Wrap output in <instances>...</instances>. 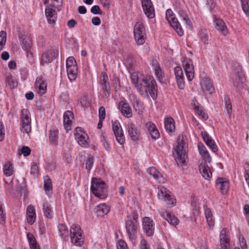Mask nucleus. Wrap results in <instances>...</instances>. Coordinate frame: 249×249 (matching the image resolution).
Segmentation results:
<instances>
[{
    "label": "nucleus",
    "instance_id": "f257e3e1",
    "mask_svg": "<svg viewBox=\"0 0 249 249\" xmlns=\"http://www.w3.org/2000/svg\"><path fill=\"white\" fill-rule=\"evenodd\" d=\"M130 79L142 95H150L153 99L157 98V86L152 77H145L141 73L133 72L130 74Z\"/></svg>",
    "mask_w": 249,
    "mask_h": 249
},
{
    "label": "nucleus",
    "instance_id": "f03ea898",
    "mask_svg": "<svg viewBox=\"0 0 249 249\" xmlns=\"http://www.w3.org/2000/svg\"><path fill=\"white\" fill-rule=\"evenodd\" d=\"M173 155L178 166H182L186 161V142L182 135H179L177 145L173 150Z\"/></svg>",
    "mask_w": 249,
    "mask_h": 249
},
{
    "label": "nucleus",
    "instance_id": "7ed1b4c3",
    "mask_svg": "<svg viewBox=\"0 0 249 249\" xmlns=\"http://www.w3.org/2000/svg\"><path fill=\"white\" fill-rule=\"evenodd\" d=\"M91 191L100 198H105L107 196L106 184L101 179L93 178L91 180Z\"/></svg>",
    "mask_w": 249,
    "mask_h": 249
},
{
    "label": "nucleus",
    "instance_id": "20e7f679",
    "mask_svg": "<svg viewBox=\"0 0 249 249\" xmlns=\"http://www.w3.org/2000/svg\"><path fill=\"white\" fill-rule=\"evenodd\" d=\"M138 223L134 217H128L125 222V228L130 241L135 244L137 239Z\"/></svg>",
    "mask_w": 249,
    "mask_h": 249
},
{
    "label": "nucleus",
    "instance_id": "39448f33",
    "mask_svg": "<svg viewBox=\"0 0 249 249\" xmlns=\"http://www.w3.org/2000/svg\"><path fill=\"white\" fill-rule=\"evenodd\" d=\"M20 131L24 133L29 134L31 131V118L28 109H21L20 114Z\"/></svg>",
    "mask_w": 249,
    "mask_h": 249
},
{
    "label": "nucleus",
    "instance_id": "423d86ee",
    "mask_svg": "<svg viewBox=\"0 0 249 249\" xmlns=\"http://www.w3.org/2000/svg\"><path fill=\"white\" fill-rule=\"evenodd\" d=\"M158 190L157 195L160 199L164 201L169 207L175 204L176 199L170 195L169 190L162 185H160L158 187Z\"/></svg>",
    "mask_w": 249,
    "mask_h": 249
},
{
    "label": "nucleus",
    "instance_id": "0eeeda50",
    "mask_svg": "<svg viewBox=\"0 0 249 249\" xmlns=\"http://www.w3.org/2000/svg\"><path fill=\"white\" fill-rule=\"evenodd\" d=\"M71 243L77 246L81 247L84 243L83 232L78 225H72L70 229Z\"/></svg>",
    "mask_w": 249,
    "mask_h": 249
},
{
    "label": "nucleus",
    "instance_id": "6e6552de",
    "mask_svg": "<svg viewBox=\"0 0 249 249\" xmlns=\"http://www.w3.org/2000/svg\"><path fill=\"white\" fill-rule=\"evenodd\" d=\"M135 40L138 45L143 44L145 40V29L143 23L138 21L134 28Z\"/></svg>",
    "mask_w": 249,
    "mask_h": 249
},
{
    "label": "nucleus",
    "instance_id": "1a4fd4ad",
    "mask_svg": "<svg viewBox=\"0 0 249 249\" xmlns=\"http://www.w3.org/2000/svg\"><path fill=\"white\" fill-rule=\"evenodd\" d=\"M68 76L71 82L75 80L77 75V67L73 57H69L66 61Z\"/></svg>",
    "mask_w": 249,
    "mask_h": 249
},
{
    "label": "nucleus",
    "instance_id": "9d476101",
    "mask_svg": "<svg viewBox=\"0 0 249 249\" xmlns=\"http://www.w3.org/2000/svg\"><path fill=\"white\" fill-rule=\"evenodd\" d=\"M166 18L171 26L176 31L179 36H182L184 33L180 25L175 14L171 9H168L166 12Z\"/></svg>",
    "mask_w": 249,
    "mask_h": 249
},
{
    "label": "nucleus",
    "instance_id": "9b49d317",
    "mask_svg": "<svg viewBox=\"0 0 249 249\" xmlns=\"http://www.w3.org/2000/svg\"><path fill=\"white\" fill-rule=\"evenodd\" d=\"M75 136V139L79 145L83 147L89 146L88 135L81 127L76 128Z\"/></svg>",
    "mask_w": 249,
    "mask_h": 249
},
{
    "label": "nucleus",
    "instance_id": "f8f14e48",
    "mask_svg": "<svg viewBox=\"0 0 249 249\" xmlns=\"http://www.w3.org/2000/svg\"><path fill=\"white\" fill-rule=\"evenodd\" d=\"M112 130L117 142L121 145L125 142L124 136L120 124L115 121L112 123Z\"/></svg>",
    "mask_w": 249,
    "mask_h": 249
},
{
    "label": "nucleus",
    "instance_id": "ddd939ff",
    "mask_svg": "<svg viewBox=\"0 0 249 249\" xmlns=\"http://www.w3.org/2000/svg\"><path fill=\"white\" fill-rule=\"evenodd\" d=\"M142 7L147 18H152L155 17V10L151 0H142Z\"/></svg>",
    "mask_w": 249,
    "mask_h": 249
},
{
    "label": "nucleus",
    "instance_id": "4468645a",
    "mask_svg": "<svg viewBox=\"0 0 249 249\" xmlns=\"http://www.w3.org/2000/svg\"><path fill=\"white\" fill-rule=\"evenodd\" d=\"M142 226L144 232L148 236H152L154 232V224L153 221L149 217H144L142 219Z\"/></svg>",
    "mask_w": 249,
    "mask_h": 249
},
{
    "label": "nucleus",
    "instance_id": "2eb2a0df",
    "mask_svg": "<svg viewBox=\"0 0 249 249\" xmlns=\"http://www.w3.org/2000/svg\"><path fill=\"white\" fill-rule=\"evenodd\" d=\"M183 65L188 81H192L194 77V68L192 61L190 59H185L183 61Z\"/></svg>",
    "mask_w": 249,
    "mask_h": 249
},
{
    "label": "nucleus",
    "instance_id": "dca6fc26",
    "mask_svg": "<svg viewBox=\"0 0 249 249\" xmlns=\"http://www.w3.org/2000/svg\"><path fill=\"white\" fill-rule=\"evenodd\" d=\"M160 213L161 216L166 219L170 224L176 226L179 223L178 218L171 212L164 209H161Z\"/></svg>",
    "mask_w": 249,
    "mask_h": 249
},
{
    "label": "nucleus",
    "instance_id": "f3484780",
    "mask_svg": "<svg viewBox=\"0 0 249 249\" xmlns=\"http://www.w3.org/2000/svg\"><path fill=\"white\" fill-rule=\"evenodd\" d=\"M174 72L178 88L180 89H184L185 81L182 69L180 67H176L174 68Z\"/></svg>",
    "mask_w": 249,
    "mask_h": 249
},
{
    "label": "nucleus",
    "instance_id": "a211bd4d",
    "mask_svg": "<svg viewBox=\"0 0 249 249\" xmlns=\"http://www.w3.org/2000/svg\"><path fill=\"white\" fill-rule=\"evenodd\" d=\"M35 87L37 93L43 95L46 91L47 84L42 76L37 77L35 82Z\"/></svg>",
    "mask_w": 249,
    "mask_h": 249
},
{
    "label": "nucleus",
    "instance_id": "6ab92c4d",
    "mask_svg": "<svg viewBox=\"0 0 249 249\" xmlns=\"http://www.w3.org/2000/svg\"><path fill=\"white\" fill-rule=\"evenodd\" d=\"M21 40L23 45V49L27 53V57H32V53L30 52L32 45V42L30 36L27 35L23 36L21 37Z\"/></svg>",
    "mask_w": 249,
    "mask_h": 249
},
{
    "label": "nucleus",
    "instance_id": "aec40b11",
    "mask_svg": "<svg viewBox=\"0 0 249 249\" xmlns=\"http://www.w3.org/2000/svg\"><path fill=\"white\" fill-rule=\"evenodd\" d=\"M200 84L202 89L206 93L211 94L214 90L211 80L208 77L203 78Z\"/></svg>",
    "mask_w": 249,
    "mask_h": 249
},
{
    "label": "nucleus",
    "instance_id": "412c9836",
    "mask_svg": "<svg viewBox=\"0 0 249 249\" xmlns=\"http://www.w3.org/2000/svg\"><path fill=\"white\" fill-rule=\"evenodd\" d=\"M45 15L49 24L53 25L57 19V14L52 8V5H48L45 9Z\"/></svg>",
    "mask_w": 249,
    "mask_h": 249
},
{
    "label": "nucleus",
    "instance_id": "4be33fe9",
    "mask_svg": "<svg viewBox=\"0 0 249 249\" xmlns=\"http://www.w3.org/2000/svg\"><path fill=\"white\" fill-rule=\"evenodd\" d=\"M129 98L135 111L138 114H141L144 110L143 103L140 100H138L134 95H130Z\"/></svg>",
    "mask_w": 249,
    "mask_h": 249
},
{
    "label": "nucleus",
    "instance_id": "5701e85b",
    "mask_svg": "<svg viewBox=\"0 0 249 249\" xmlns=\"http://www.w3.org/2000/svg\"><path fill=\"white\" fill-rule=\"evenodd\" d=\"M216 184L217 188L220 190L222 194H226L228 193L229 188V182L226 178H217Z\"/></svg>",
    "mask_w": 249,
    "mask_h": 249
},
{
    "label": "nucleus",
    "instance_id": "b1692460",
    "mask_svg": "<svg viewBox=\"0 0 249 249\" xmlns=\"http://www.w3.org/2000/svg\"><path fill=\"white\" fill-rule=\"evenodd\" d=\"M73 114L71 111H67L63 116L64 126L67 131L71 129L72 121L73 119Z\"/></svg>",
    "mask_w": 249,
    "mask_h": 249
},
{
    "label": "nucleus",
    "instance_id": "393cba45",
    "mask_svg": "<svg viewBox=\"0 0 249 249\" xmlns=\"http://www.w3.org/2000/svg\"><path fill=\"white\" fill-rule=\"evenodd\" d=\"M197 147L203 160L205 161L210 163L212 161V158L205 145L200 142L197 143Z\"/></svg>",
    "mask_w": 249,
    "mask_h": 249
},
{
    "label": "nucleus",
    "instance_id": "a878e982",
    "mask_svg": "<svg viewBox=\"0 0 249 249\" xmlns=\"http://www.w3.org/2000/svg\"><path fill=\"white\" fill-rule=\"evenodd\" d=\"M214 25L215 29L221 34L226 36L228 33L227 28L224 21L220 18L215 19L214 20Z\"/></svg>",
    "mask_w": 249,
    "mask_h": 249
},
{
    "label": "nucleus",
    "instance_id": "bb28decb",
    "mask_svg": "<svg viewBox=\"0 0 249 249\" xmlns=\"http://www.w3.org/2000/svg\"><path fill=\"white\" fill-rule=\"evenodd\" d=\"M55 54V51L54 50H50L44 52L42 55L41 64L44 65L45 64L51 62Z\"/></svg>",
    "mask_w": 249,
    "mask_h": 249
},
{
    "label": "nucleus",
    "instance_id": "cd10ccee",
    "mask_svg": "<svg viewBox=\"0 0 249 249\" xmlns=\"http://www.w3.org/2000/svg\"><path fill=\"white\" fill-rule=\"evenodd\" d=\"M26 217L28 223L32 225L34 223L36 218V214L35 209L32 205H29L27 207L26 209Z\"/></svg>",
    "mask_w": 249,
    "mask_h": 249
},
{
    "label": "nucleus",
    "instance_id": "c85d7f7f",
    "mask_svg": "<svg viewBox=\"0 0 249 249\" xmlns=\"http://www.w3.org/2000/svg\"><path fill=\"white\" fill-rule=\"evenodd\" d=\"M119 107L122 114L125 117L129 118L132 115L131 108L129 105L124 102L119 103Z\"/></svg>",
    "mask_w": 249,
    "mask_h": 249
},
{
    "label": "nucleus",
    "instance_id": "c756f323",
    "mask_svg": "<svg viewBox=\"0 0 249 249\" xmlns=\"http://www.w3.org/2000/svg\"><path fill=\"white\" fill-rule=\"evenodd\" d=\"M109 207L105 203L98 205L95 209V213L98 217H102L109 212Z\"/></svg>",
    "mask_w": 249,
    "mask_h": 249
},
{
    "label": "nucleus",
    "instance_id": "7c9ffc66",
    "mask_svg": "<svg viewBox=\"0 0 249 249\" xmlns=\"http://www.w3.org/2000/svg\"><path fill=\"white\" fill-rule=\"evenodd\" d=\"M128 134L129 137L133 141H138L139 138V132L137 127L133 124H129L128 126Z\"/></svg>",
    "mask_w": 249,
    "mask_h": 249
},
{
    "label": "nucleus",
    "instance_id": "2f4dec72",
    "mask_svg": "<svg viewBox=\"0 0 249 249\" xmlns=\"http://www.w3.org/2000/svg\"><path fill=\"white\" fill-rule=\"evenodd\" d=\"M147 171L159 183H163L165 182V179L155 167H151L147 169Z\"/></svg>",
    "mask_w": 249,
    "mask_h": 249
},
{
    "label": "nucleus",
    "instance_id": "473e14b6",
    "mask_svg": "<svg viewBox=\"0 0 249 249\" xmlns=\"http://www.w3.org/2000/svg\"><path fill=\"white\" fill-rule=\"evenodd\" d=\"M200 173L203 177L206 179L211 178L212 173L210 167L206 164H201L199 167Z\"/></svg>",
    "mask_w": 249,
    "mask_h": 249
},
{
    "label": "nucleus",
    "instance_id": "72a5a7b5",
    "mask_svg": "<svg viewBox=\"0 0 249 249\" xmlns=\"http://www.w3.org/2000/svg\"><path fill=\"white\" fill-rule=\"evenodd\" d=\"M245 76L242 69L239 67L237 72L234 77L233 83L237 87H239L244 82Z\"/></svg>",
    "mask_w": 249,
    "mask_h": 249
},
{
    "label": "nucleus",
    "instance_id": "f704fd0d",
    "mask_svg": "<svg viewBox=\"0 0 249 249\" xmlns=\"http://www.w3.org/2000/svg\"><path fill=\"white\" fill-rule=\"evenodd\" d=\"M178 14L179 17L182 18L186 27L189 29H191L192 28V22L186 12L184 10L180 9L178 11Z\"/></svg>",
    "mask_w": 249,
    "mask_h": 249
},
{
    "label": "nucleus",
    "instance_id": "c9c22d12",
    "mask_svg": "<svg viewBox=\"0 0 249 249\" xmlns=\"http://www.w3.org/2000/svg\"><path fill=\"white\" fill-rule=\"evenodd\" d=\"M220 243L222 249H228L229 247L227 231L225 229L221 230L220 234Z\"/></svg>",
    "mask_w": 249,
    "mask_h": 249
},
{
    "label": "nucleus",
    "instance_id": "e433bc0d",
    "mask_svg": "<svg viewBox=\"0 0 249 249\" xmlns=\"http://www.w3.org/2000/svg\"><path fill=\"white\" fill-rule=\"evenodd\" d=\"M164 126L166 131L169 133H172L175 130V122L171 117H168L164 120Z\"/></svg>",
    "mask_w": 249,
    "mask_h": 249
},
{
    "label": "nucleus",
    "instance_id": "4c0bfd02",
    "mask_svg": "<svg viewBox=\"0 0 249 249\" xmlns=\"http://www.w3.org/2000/svg\"><path fill=\"white\" fill-rule=\"evenodd\" d=\"M42 210L44 215L48 218L51 219L53 217V210L51 204L47 201H44L43 203Z\"/></svg>",
    "mask_w": 249,
    "mask_h": 249
},
{
    "label": "nucleus",
    "instance_id": "58836bf2",
    "mask_svg": "<svg viewBox=\"0 0 249 249\" xmlns=\"http://www.w3.org/2000/svg\"><path fill=\"white\" fill-rule=\"evenodd\" d=\"M27 238L31 249H40L39 245L37 244L33 234L28 232L27 233Z\"/></svg>",
    "mask_w": 249,
    "mask_h": 249
},
{
    "label": "nucleus",
    "instance_id": "ea45409f",
    "mask_svg": "<svg viewBox=\"0 0 249 249\" xmlns=\"http://www.w3.org/2000/svg\"><path fill=\"white\" fill-rule=\"evenodd\" d=\"M52 183L51 179L48 176L44 177V188L47 195H50L52 190Z\"/></svg>",
    "mask_w": 249,
    "mask_h": 249
},
{
    "label": "nucleus",
    "instance_id": "a19ab883",
    "mask_svg": "<svg viewBox=\"0 0 249 249\" xmlns=\"http://www.w3.org/2000/svg\"><path fill=\"white\" fill-rule=\"evenodd\" d=\"M58 230L59 236L62 238H64L69 236V233L68 229L65 224H59L58 225Z\"/></svg>",
    "mask_w": 249,
    "mask_h": 249
},
{
    "label": "nucleus",
    "instance_id": "79ce46f5",
    "mask_svg": "<svg viewBox=\"0 0 249 249\" xmlns=\"http://www.w3.org/2000/svg\"><path fill=\"white\" fill-rule=\"evenodd\" d=\"M58 131L57 130H50L49 134V142L53 144H57Z\"/></svg>",
    "mask_w": 249,
    "mask_h": 249
},
{
    "label": "nucleus",
    "instance_id": "37998d69",
    "mask_svg": "<svg viewBox=\"0 0 249 249\" xmlns=\"http://www.w3.org/2000/svg\"><path fill=\"white\" fill-rule=\"evenodd\" d=\"M13 172L14 169L12 163L9 161H6L3 167L4 174L7 177H9L13 174Z\"/></svg>",
    "mask_w": 249,
    "mask_h": 249
},
{
    "label": "nucleus",
    "instance_id": "c03bdc74",
    "mask_svg": "<svg viewBox=\"0 0 249 249\" xmlns=\"http://www.w3.org/2000/svg\"><path fill=\"white\" fill-rule=\"evenodd\" d=\"M206 218L208 225L210 227L214 225V220L212 211L210 209H206L205 211Z\"/></svg>",
    "mask_w": 249,
    "mask_h": 249
},
{
    "label": "nucleus",
    "instance_id": "a18cd8bd",
    "mask_svg": "<svg viewBox=\"0 0 249 249\" xmlns=\"http://www.w3.org/2000/svg\"><path fill=\"white\" fill-rule=\"evenodd\" d=\"M6 82L11 89H14L17 86V80L11 75L6 76Z\"/></svg>",
    "mask_w": 249,
    "mask_h": 249
},
{
    "label": "nucleus",
    "instance_id": "49530a36",
    "mask_svg": "<svg viewBox=\"0 0 249 249\" xmlns=\"http://www.w3.org/2000/svg\"><path fill=\"white\" fill-rule=\"evenodd\" d=\"M224 103L227 113L231 116L232 112V106L230 99L228 96L224 97Z\"/></svg>",
    "mask_w": 249,
    "mask_h": 249
},
{
    "label": "nucleus",
    "instance_id": "de8ad7c7",
    "mask_svg": "<svg viewBox=\"0 0 249 249\" xmlns=\"http://www.w3.org/2000/svg\"><path fill=\"white\" fill-rule=\"evenodd\" d=\"M94 158L93 156H89L84 164L85 165V168L89 171L93 166Z\"/></svg>",
    "mask_w": 249,
    "mask_h": 249
},
{
    "label": "nucleus",
    "instance_id": "09e8293b",
    "mask_svg": "<svg viewBox=\"0 0 249 249\" xmlns=\"http://www.w3.org/2000/svg\"><path fill=\"white\" fill-rule=\"evenodd\" d=\"M6 41V33L4 31L0 32V51L2 50L5 45Z\"/></svg>",
    "mask_w": 249,
    "mask_h": 249
},
{
    "label": "nucleus",
    "instance_id": "8fccbe9b",
    "mask_svg": "<svg viewBox=\"0 0 249 249\" xmlns=\"http://www.w3.org/2000/svg\"><path fill=\"white\" fill-rule=\"evenodd\" d=\"M242 8L246 14L249 15V0H240Z\"/></svg>",
    "mask_w": 249,
    "mask_h": 249
},
{
    "label": "nucleus",
    "instance_id": "3c124183",
    "mask_svg": "<svg viewBox=\"0 0 249 249\" xmlns=\"http://www.w3.org/2000/svg\"><path fill=\"white\" fill-rule=\"evenodd\" d=\"M155 74H156V76H157L159 81L161 82H162L163 79V73L162 71L160 66H157L156 68H155Z\"/></svg>",
    "mask_w": 249,
    "mask_h": 249
},
{
    "label": "nucleus",
    "instance_id": "603ef678",
    "mask_svg": "<svg viewBox=\"0 0 249 249\" xmlns=\"http://www.w3.org/2000/svg\"><path fill=\"white\" fill-rule=\"evenodd\" d=\"M5 214L3 212V209L2 207V203L0 201V224H4L5 222Z\"/></svg>",
    "mask_w": 249,
    "mask_h": 249
},
{
    "label": "nucleus",
    "instance_id": "864d4df0",
    "mask_svg": "<svg viewBox=\"0 0 249 249\" xmlns=\"http://www.w3.org/2000/svg\"><path fill=\"white\" fill-rule=\"evenodd\" d=\"M206 144L211 149L213 152L216 153L217 151V147L215 142L213 139L209 141L208 143H206Z\"/></svg>",
    "mask_w": 249,
    "mask_h": 249
},
{
    "label": "nucleus",
    "instance_id": "5fc2aeb1",
    "mask_svg": "<svg viewBox=\"0 0 249 249\" xmlns=\"http://www.w3.org/2000/svg\"><path fill=\"white\" fill-rule=\"evenodd\" d=\"M195 112L196 114H197L198 116L201 117V118L204 120H206L208 119V115L206 113H205L203 110H200L198 108H197L196 107H195Z\"/></svg>",
    "mask_w": 249,
    "mask_h": 249
},
{
    "label": "nucleus",
    "instance_id": "6e6d98bb",
    "mask_svg": "<svg viewBox=\"0 0 249 249\" xmlns=\"http://www.w3.org/2000/svg\"><path fill=\"white\" fill-rule=\"evenodd\" d=\"M20 154H23L24 156L27 157L30 154L31 149L26 146H23L20 150Z\"/></svg>",
    "mask_w": 249,
    "mask_h": 249
},
{
    "label": "nucleus",
    "instance_id": "4d7b16f0",
    "mask_svg": "<svg viewBox=\"0 0 249 249\" xmlns=\"http://www.w3.org/2000/svg\"><path fill=\"white\" fill-rule=\"evenodd\" d=\"M38 167L36 163H34L31 167V174L36 177L38 174Z\"/></svg>",
    "mask_w": 249,
    "mask_h": 249
},
{
    "label": "nucleus",
    "instance_id": "13d9d810",
    "mask_svg": "<svg viewBox=\"0 0 249 249\" xmlns=\"http://www.w3.org/2000/svg\"><path fill=\"white\" fill-rule=\"evenodd\" d=\"M116 246L117 249H128L126 243L124 240H119Z\"/></svg>",
    "mask_w": 249,
    "mask_h": 249
},
{
    "label": "nucleus",
    "instance_id": "bf43d9fd",
    "mask_svg": "<svg viewBox=\"0 0 249 249\" xmlns=\"http://www.w3.org/2000/svg\"><path fill=\"white\" fill-rule=\"evenodd\" d=\"M201 135L202 138L205 143H208L209 141L212 140L211 137L206 131H203L201 132Z\"/></svg>",
    "mask_w": 249,
    "mask_h": 249
},
{
    "label": "nucleus",
    "instance_id": "052dcab7",
    "mask_svg": "<svg viewBox=\"0 0 249 249\" xmlns=\"http://www.w3.org/2000/svg\"><path fill=\"white\" fill-rule=\"evenodd\" d=\"M99 117L101 120H104L106 117V110L104 107H101L99 109Z\"/></svg>",
    "mask_w": 249,
    "mask_h": 249
},
{
    "label": "nucleus",
    "instance_id": "680f3d73",
    "mask_svg": "<svg viewBox=\"0 0 249 249\" xmlns=\"http://www.w3.org/2000/svg\"><path fill=\"white\" fill-rule=\"evenodd\" d=\"M145 125L149 132H150L156 128L155 125L153 123L150 122L146 123Z\"/></svg>",
    "mask_w": 249,
    "mask_h": 249
},
{
    "label": "nucleus",
    "instance_id": "e2e57ef3",
    "mask_svg": "<svg viewBox=\"0 0 249 249\" xmlns=\"http://www.w3.org/2000/svg\"><path fill=\"white\" fill-rule=\"evenodd\" d=\"M149 133L151 136V138L155 140L158 139L160 136L159 131L158 130L157 128L155 129L154 130L149 132Z\"/></svg>",
    "mask_w": 249,
    "mask_h": 249
},
{
    "label": "nucleus",
    "instance_id": "0e129e2a",
    "mask_svg": "<svg viewBox=\"0 0 249 249\" xmlns=\"http://www.w3.org/2000/svg\"><path fill=\"white\" fill-rule=\"evenodd\" d=\"M90 11L94 14H101V10L98 5H94L92 6L90 9Z\"/></svg>",
    "mask_w": 249,
    "mask_h": 249
},
{
    "label": "nucleus",
    "instance_id": "69168bd1",
    "mask_svg": "<svg viewBox=\"0 0 249 249\" xmlns=\"http://www.w3.org/2000/svg\"><path fill=\"white\" fill-rule=\"evenodd\" d=\"M102 140L101 141L103 142V145L105 149L107 150L109 149V146L108 143L107 142L106 140L105 139V137L103 135H101Z\"/></svg>",
    "mask_w": 249,
    "mask_h": 249
},
{
    "label": "nucleus",
    "instance_id": "338daca9",
    "mask_svg": "<svg viewBox=\"0 0 249 249\" xmlns=\"http://www.w3.org/2000/svg\"><path fill=\"white\" fill-rule=\"evenodd\" d=\"M140 249H149L147 247V241L144 240L142 239L140 243Z\"/></svg>",
    "mask_w": 249,
    "mask_h": 249
},
{
    "label": "nucleus",
    "instance_id": "774afa93",
    "mask_svg": "<svg viewBox=\"0 0 249 249\" xmlns=\"http://www.w3.org/2000/svg\"><path fill=\"white\" fill-rule=\"evenodd\" d=\"M76 24L77 22L73 19L69 20L67 23L68 27L70 28H73Z\"/></svg>",
    "mask_w": 249,
    "mask_h": 249
}]
</instances>
